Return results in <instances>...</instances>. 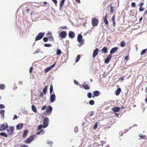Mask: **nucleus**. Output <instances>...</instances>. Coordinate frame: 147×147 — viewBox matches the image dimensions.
Segmentation results:
<instances>
[{
	"label": "nucleus",
	"mask_w": 147,
	"mask_h": 147,
	"mask_svg": "<svg viewBox=\"0 0 147 147\" xmlns=\"http://www.w3.org/2000/svg\"><path fill=\"white\" fill-rule=\"evenodd\" d=\"M8 127L7 123H5L3 124L0 125V130L1 131L5 130Z\"/></svg>",
	"instance_id": "f257e3e1"
},
{
	"label": "nucleus",
	"mask_w": 147,
	"mask_h": 147,
	"mask_svg": "<svg viewBox=\"0 0 147 147\" xmlns=\"http://www.w3.org/2000/svg\"><path fill=\"white\" fill-rule=\"evenodd\" d=\"M98 23V20L96 18H93L92 20V26H96Z\"/></svg>",
	"instance_id": "f03ea898"
},
{
	"label": "nucleus",
	"mask_w": 147,
	"mask_h": 147,
	"mask_svg": "<svg viewBox=\"0 0 147 147\" xmlns=\"http://www.w3.org/2000/svg\"><path fill=\"white\" fill-rule=\"evenodd\" d=\"M44 36V33L42 32L39 33L36 37L35 41H37L41 39Z\"/></svg>",
	"instance_id": "7ed1b4c3"
},
{
	"label": "nucleus",
	"mask_w": 147,
	"mask_h": 147,
	"mask_svg": "<svg viewBox=\"0 0 147 147\" xmlns=\"http://www.w3.org/2000/svg\"><path fill=\"white\" fill-rule=\"evenodd\" d=\"M49 121V119L47 117L45 118L43 121V127L44 128L46 127L48 125V122Z\"/></svg>",
	"instance_id": "20e7f679"
},
{
	"label": "nucleus",
	"mask_w": 147,
	"mask_h": 147,
	"mask_svg": "<svg viewBox=\"0 0 147 147\" xmlns=\"http://www.w3.org/2000/svg\"><path fill=\"white\" fill-rule=\"evenodd\" d=\"M33 139L34 137L33 136H30L25 140V143H29L33 140Z\"/></svg>",
	"instance_id": "39448f33"
},
{
	"label": "nucleus",
	"mask_w": 147,
	"mask_h": 147,
	"mask_svg": "<svg viewBox=\"0 0 147 147\" xmlns=\"http://www.w3.org/2000/svg\"><path fill=\"white\" fill-rule=\"evenodd\" d=\"M14 130V127H10L7 129V134L8 135H11L12 134Z\"/></svg>",
	"instance_id": "423d86ee"
},
{
	"label": "nucleus",
	"mask_w": 147,
	"mask_h": 147,
	"mask_svg": "<svg viewBox=\"0 0 147 147\" xmlns=\"http://www.w3.org/2000/svg\"><path fill=\"white\" fill-rule=\"evenodd\" d=\"M67 34V33L65 31H63L60 33L59 36L61 38H64L66 37Z\"/></svg>",
	"instance_id": "0eeeda50"
},
{
	"label": "nucleus",
	"mask_w": 147,
	"mask_h": 147,
	"mask_svg": "<svg viewBox=\"0 0 147 147\" xmlns=\"http://www.w3.org/2000/svg\"><path fill=\"white\" fill-rule=\"evenodd\" d=\"M77 41L79 42H81L83 44L84 42H82V36L81 34H79L77 37Z\"/></svg>",
	"instance_id": "6e6552de"
},
{
	"label": "nucleus",
	"mask_w": 147,
	"mask_h": 147,
	"mask_svg": "<svg viewBox=\"0 0 147 147\" xmlns=\"http://www.w3.org/2000/svg\"><path fill=\"white\" fill-rule=\"evenodd\" d=\"M53 109L51 106H49L46 109V112L48 113L51 114L52 112Z\"/></svg>",
	"instance_id": "1a4fd4ad"
},
{
	"label": "nucleus",
	"mask_w": 147,
	"mask_h": 147,
	"mask_svg": "<svg viewBox=\"0 0 147 147\" xmlns=\"http://www.w3.org/2000/svg\"><path fill=\"white\" fill-rule=\"evenodd\" d=\"M50 99L51 102H53L55 101V96L54 94L51 95Z\"/></svg>",
	"instance_id": "9d476101"
},
{
	"label": "nucleus",
	"mask_w": 147,
	"mask_h": 147,
	"mask_svg": "<svg viewBox=\"0 0 147 147\" xmlns=\"http://www.w3.org/2000/svg\"><path fill=\"white\" fill-rule=\"evenodd\" d=\"M111 54L107 56L106 59H105V63H108L110 59H111Z\"/></svg>",
	"instance_id": "9b49d317"
},
{
	"label": "nucleus",
	"mask_w": 147,
	"mask_h": 147,
	"mask_svg": "<svg viewBox=\"0 0 147 147\" xmlns=\"http://www.w3.org/2000/svg\"><path fill=\"white\" fill-rule=\"evenodd\" d=\"M99 49L98 48H96L94 51L93 53L92 57L94 58L97 55Z\"/></svg>",
	"instance_id": "f8f14e48"
},
{
	"label": "nucleus",
	"mask_w": 147,
	"mask_h": 147,
	"mask_svg": "<svg viewBox=\"0 0 147 147\" xmlns=\"http://www.w3.org/2000/svg\"><path fill=\"white\" fill-rule=\"evenodd\" d=\"M69 36L70 38H73L74 37L75 34L73 31H70L69 33Z\"/></svg>",
	"instance_id": "ddd939ff"
},
{
	"label": "nucleus",
	"mask_w": 147,
	"mask_h": 147,
	"mask_svg": "<svg viewBox=\"0 0 147 147\" xmlns=\"http://www.w3.org/2000/svg\"><path fill=\"white\" fill-rule=\"evenodd\" d=\"M120 109V108L119 107H113L112 110L114 112H115L119 111Z\"/></svg>",
	"instance_id": "4468645a"
},
{
	"label": "nucleus",
	"mask_w": 147,
	"mask_h": 147,
	"mask_svg": "<svg viewBox=\"0 0 147 147\" xmlns=\"http://www.w3.org/2000/svg\"><path fill=\"white\" fill-rule=\"evenodd\" d=\"M118 49V48L117 47H115L112 49L110 51V53L111 54H113L115 52H116Z\"/></svg>",
	"instance_id": "2eb2a0df"
},
{
	"label": "nucleus",
	"mask_w": 147,
	"mask_h": 147,
	"mask_svg": "<svg viewBox=\"0 0 147 147\" xmlns=\"http://www.w3.org/2000/svg\"><path fill=\"white\" fill-rule=\"evenodd\" d=\"M101 51L102 53H106L108 52V49L107 47H105L101 49Z\"/></svg>",
	"instance_id": "dca6fc26"
},
{
	"label": "nucleus",
	"mask_w": 147,
	"mask_h": 147,
	"mask_svg": "<svg viewBox=\"0 0 147 147\" xmlns=\"http://www.w3.org/2000/svg\"><path fill=\"white\" fill-rule=\"evenodd\" d=\"M93 94L94 95L92 96L93 98H94V96H97L99 95V91H95L93 92Z\"/></svg>",
	"instance_id": "f3484780"
},
{
	"label": "nucleus",
	"mask_w": 147,
	"mask_h": 147,
	"mask_svg": "<svg viewBox=\"0 0 147 147\" xmlns=\"http://www.w3.org/2000/svg\"><path fill=\"white\" fill-rule=\"evenodd\" d=\"M82 87L84 89L86 90H89L90 88V87L86 84L85 83L82 84Z\"/></svg>",
	"instance_id": "a211bd4d"
},
{
	"label": "nucleus",
	"mask_w": 147,
	"mask_h": 147,
	"mask_svg": "<svg viewBox=\"0 0 147 147\" xmlns=\"http://www.w3.org/2000/svg\"><path fill=\"white\" fill-rule=\"evenodd\" d=\"M23 124L22 123H20L18 125H16V128L17 129L20 130L21 129L23 126Z\"/></svg>",
	"instance_id": "6ab92c4d"
},
{
	"label": "nucleus",
	"mask_w": 147,
	"mask_h": 147,
	"mask_svg": "<svg viewBox=\"0 0 147 147\" xmlns=\"http://www.w3.org/2000/svg\"><path fill=\"white\" fill-rule=\"evenodd\" d=\"M46 36L49 38L51 40H52L53 41V38L51 34L49 33H48L47 34Z\"/></svg>",
	"instance_id": "aec40b11"
},
{
	"label": "nucleus",
	"mask_w": 147,
	"mask_h": 147,
	"mask_svg": "<svg viewBox=\"0 0 147 147\" xmlns=\"http://www.w3.org/2000/svg\"><path fill=\"white\" fill-rule=\"evenodd\" d=\"M65 0H62L59 4V8L61 10L62 9L63 6L64 4Z\"/></svg>",
	"instance_id": "412c9836"
},
{
	"label": "nucleus",
	"mask_w": 147,
	"mask_h": 147,
	"mask_svg": "<svg viewBox=\"0 0 147 147\" xmlns=\"http://www.w3.org/2000/svg\"><path fill=\"white\" fill-rule=\"evenodd\" d=\"M121 90L120 88L118 87L117 88V89L115 91V94L117 96H118Z\"/></svg>",
	"instance_id": "4be33fe9"
},
{
	"label": "nucleus",
	"mask_w": 147,
	"mask_h": 147,
	"mask_svg": "<svg viewBox=\"0 0 147 147\" xmlns=\"http://www.w3.org/2000/svg\"><path fill=\"white\" fill-rule=\"evenodd\" d=\"M107 15L106 14L103 18V21L105 24L108 25V24L109 22L107 18Z\"/></svg>",
	"instance_id": "5701e85b"
},
{
	"label": "nucleus",
	"mask_w": 147,
	"mask_h": 147,
	"mask_svg": "<svg viewBox=\"0 0 147 147\" xmlns=\"http://www.w3.org/2000/svg\"><path fill=\"white\" fill-rule=\"evenodd\" d=\"M110 13L111 14H112L114 12L113 9H114V7L113 6H112L111 4V3L110 4Z\"/></svg>",
	"instance_id": "b1692460"
},
{
	"label": "nucleus",
	"mask_w": 147,
	"mask_h": 147,
	"mask_svg": "<svg viewBox=\"0 0 147 147\" xmlns=\"http://www.w3.org/2000/svg\"><path fill=\"white\" fill-rule=\"evenodd\" d=\"M28 131L27 130H26L24 131L23 134V138L27 136Z\"/></svg>",
	"instance_id": "393cba45"
},
{
	"label": "nucleus",
	"mask_w": 147,
	"mask_h": 147,
	"mask_svg": "<svg viewBox=\"0 0 147 147\" xmlns=\"http://www.w3.org/2000/svg\"><path fill=\"white\" fill-rule=\"evenodd\" d=\"M32 109L33 111L35 112L36 113L37 112V110L35 107L33 105H32Z\"/></svg>",
	"instance_id": "a878e982"
},
{
	"label": "nucleus",
	"mask_w": 147,
	"mask_h": 147,
	"mask_svg": "<svg viewBox=\"0 0 147 147\" xmlns=\"http://www.w3.org/2000/svg\"><path fill=\"white\" fill-rule=\"evenodd\" d=\"M48 88V86H46L43 90V92L44 94H46V92L47 91V88Z\"/></svg>",
	"instance_id": "bb28decb"
},
{
	"label": "nucleus",
	"mask_w": 147,
	"mask_h": 147,
	"mask_svg": "<svg viewBox=\"0 0 147 147\" xmlns=\"http://www.w3.org/2000/svg\"><path fill=\"white\" fill-rule=\"evenodd\" d=\"M0 135L1 136H4L6 138H7L8 136L5 133L2 132L0 133Z\"/></svg>",
	"instance_id": "cd10ccee"
},
{
	"label": "nucleus",
	"mask_w": 147,
	"mask_h": 147,
	"mask_svg": "<svg viewBox=\"0 0 147 147\" xmlns=\"http://www.w3.org/2000/svg\"><path fill=\"white\" fill-rule=\"evenodd\" d=\"M5 88V85L4 84H0V89L3 90Z\"/></svg>",
	"instance_id": "c85d7f7f"
},
{
	"label": "nucleus",
	"mask_w": 147,
	"mask_h": 147,
	"mask_svg": "<svg viewBox=\"0 0 147 147\" xmlns=\"http://www.w3.org/2000/svg\"><path fill=\"white\" fill-rule=\"evenodd\" d=\"M125 43L124 41H122L120 42V46L121 47H123L125 46Z\"/></svg>",
	"instance_id": "c756f323"
},
{
	"label": "nucleus",
	"mask_w": 147,
	"mask_h": 147,
	"mask_svg": "<svg viewBox=\"0 0 147 147\" xmlns=\"http://www.w3.org/2000/svg\"><path fill=\"white\" fill-rule=\"evenodd\" d=\"M80 55H78V56L77 57L76 59L75 60V62L76 63H77V62H78V61L80 60Z\"/></svg>",
	"instance_id": "7c9ffc66"
},
{
	"label": "nucleus",
	"mask_w": 147,
	"mask_h": 147,
	"mask_svg": "<svg viewBox=\"0 0 147 147\" xmlns=\"http://www.w3.org/2000/svg\"><path fill=\"white\" fill-rule=\"evenodd\" d=\"M53 91V87L52 85L50 86V93L51 94Z\"/></svg>",
	"instance_id": "2f4dec72"
},
{
	"label": "nucleus",
	"mask_w": 147,
	"mask_h": 147,
	"mask_svg": "<svg viewBox=\"0 0 147 147\" xmlns=\"http://www.w3.org/2000/svg\"><path fill=\"white\" fill-rule=\"evenodd\" d=\"M62 53L60 49H58L57 50L56 54L57 55H59Z\"/></svg>",
	"instance_id": "473e14b6"
},
{
	"label": "nucleus",
	"mask_w": 147,
	"mask_h": 147,
	"mask_svg": "<svg viewBox=\"0 0 147 147\" xmlns=\"http://www.w3.org/2000/svg\"><path fill=\"white\" fill-rule=\"evenodd\" d=\"M44 45L46 47H51L52 46V45L50 44H45Z\"/></svg>",
	"instance_id": "72a5a7b5"
},
{
	"label": "nucleus",
	"mask_w": 147,
	"mask_h": 147,
	"mask_svg": "<svg viewBox=\"0 0 147 147\" xmlns=\"http://www.w3.org/2000/svg\"><path fill=\"white\" fill-rule=\"evenodd\" d=\"M51 68L50 67H47L45 70V73L49 71Z\"/></svg>",
	"instance_id": "f704fd0d"
},
{
	"label": "nucleus",
	"mask_w": 147,
	"mask_h": 147,
	"mask_svg": "<svg viewBox=\"0 0 147 147\" xmlns=\"http://www.w3.org/2000/svg\"><path fill=\"white\" fill-rule=\"evenodd\" d=\"M147 51V49H146L143 50L141 52L140 54L142 55L145 54Z\"/></svg>",
	"instance_id": "c9c22d12"
},
{
	"label": "nucleus",
	"mask_w": 147,
	"mask_h": 147,
	"mask_svg": "<svg viewBox=\"0 0 147 147\" xmlns=\"http://www.w3.org/2000/svg\"><path fill=\"white\" fill-rule=\"evenodd\" d=\"M5 112V111L4 110H2L0 111V114H2V115L3 117L4 116V113Z\"/></svg>",
	"instance_id": "e433bc0d"
},
{
	"label": "nucleus",
	"mask_w": 147,
	"mask_h": 147,
	"mask_svg": "<svg viewBox=\"0 0 147 147\" xmlns=\"http://www.w3.org/2000/svg\"><path fill=\"white\" fill-rule=\"evenodd\" d=\"M89 103L91 105H92L94 104V102L93 100H91L89 101Z\"/></svg>",
	"instance_id": "4c0bfd02"
},
{
	"label": "nucleus",
	"mask_w": 147,
	"mask_h": 147,
	"mask_svg": "<svg viewBox=\"0 0 147 147\" xmlns=\"http://www.w3.org/2000/svg\"><path fill=\"white\" fill-rule=\"evenodd\" d=\"M48 40V38L46 37H45L43 38V40L45 42H47Z\"/></svg>",
	"instance_id": "58836bf2"
},
{
	"label": "nucleus",
	"mask_w": 147,
	"mask_h": 147,
	"mask_svg": "<svg viewBox=\"0 0 147 147\" xmlns=\"http://www.w3.org/2000/svg\"><path fill=\"white\" fill-rule=\"evenodd\" d=\"M92 94L91 93V92H89L88 93V94H87V96L89 98H91L92 96Z\"/></svg>",
	"instance_id": "ea45409f"
},
{
	"label": "nucleus",
	"mask_w": 147,
	"mask_h": 147,
	"mask_svg": "<svg viewBox=\"0 0 147 147\" xmlns=\"http://www.w3.org/2000/svg\"><path fill=\"white\" fill-rule=\"evenodd\" d=\"M111 20H112L113 22H115V15H113V16L112 17Z\"/></svg>",
	"instance_id": "a19ab883"
},
{
	"label": "nucleus",
	"mask_w": 147,
	"mask_h": 147,
	"mask_svg": "<svg viewBox=\"0 0 147 147\" xmlns=\"http://www.w3.org/2000/svg\"><path fill=\"white\" fill-rule=\"evenodd\" d=\"M43 127V126L42 125H39L38 127V130L41 129Z\"/></svg>",
	"instance_id": "79ce46f5"
},
{
	"label": "nucleus",
	"mask_w": 147,
	"mask_h": 147,
	"mask_svg": "<svg viewBox=\"0 0 147 147\" xmlns=\"http://www.w3.org/2000/svg\"><path fill=\"white\" fill-rule=\"evenodd\" d=\"M129 59V55H127L124 58V60H127V61H128Z\"/></svg>",
	"instance_id": "37998d69"
},
{
	"label": "nucleus",
	"mask_w": 147,
	"mask_h": 147,
	"mask_svg": "<svg viewBox=\"0 0 147 147\" xmlns=\"http://www.w3.org/2000/svg\"><path fill=\"white\" fill-rule=\"evenodd\" d=\"M33 69V67L31 66V67H30V70H29V72L30 74H31L32 72Z\"/></svg>",
	"instance_id": "c03bdc74"
},
{
	"label": "nucleus",
	"mask_w": 147,
	"mask_h": 147,
	"mask_svg": "<svg viewBox=\"0 0 147 147\" xmlns=\"http://www.w3.org/2000/svg\"><path fill=\"white\" fill-rule=\"evenodd\" d=\"M131 5L133 7H135L136 5L135 3L134 2H132L131 3Z\"/></svg>",
	"instance_id": "a18cd8bd"
},
{
	"label": "nucleus",
	"mask_w": 147,
	"mask_h": 147,
	"mask_svg": "<svg viewBox=\"0 0 147 147\" xmlns=\"http://www.w3.org/2000/svg\"><path fill=\"white\" fill-rule=\"evenodd\" d=\"M46 108V105H44L41 108V110H43L45 109Z\"/></svg>",
	"instance_id": "49530a36"
},
{
	"label": "nucleus",
	"mask_w": 147,
	"mask_h": 147,
	"mask_svg": "<svg viewBox=\"0 0 147 147\" xmlns=\"http://www.w3.org/2000/svg\"><path fill=\"white\" fill-rule=\"evenodd\" d=\"M144 8L142 7H140L139 8V11H143L144 10Z\"/></svg>",
	"instance_id": "de8ad7c7"
},
{
	"label": "nucleus",
	"mask_w": 147,
	"mask_h": 147,
	"mask_svg": "<svg viewBox=\"0 0 147 147\" xmlns=\"http://www.w3.org/2000/svg\"><path fill=\"white\" fill-rule=\"evenodd\" d=\"M97 123H96L94 125V129H96L97 128Z\"/></svg>",
	"instance_id": "09e8293b"
},
{
	"label": "nucleus",
	"mask_w": 147,
	"mask_h": 147,
	"mask_svg": "<svg viewBox=\"0 0 147 147\" xmlns=\"http://www.w3.org/2000/svg\"><path fill=\"white\" fill-rule=\"evenodd\" d=\"M5 108V107H4V105L2 104L0 105V109L4 108Z\"/></svg>",
	"instance_id": "8fccbe9b"
},
{
	"label": "nucleus",
	"mask_w": 147,
	"mask_h": 147,
	"mask_svg": "<svg viewBox=\"0 0 147 147\" xmlns=\"http://www.w3.org/2000/svg\"><path fill=\"white\" fill-rule=\"evenodd\" d=\"M90 115H89V116L90 117V116H92V115H93L94 114V111H92L90 112Z\"/></svg>",
	"instance_id": "3c124183"
},
{
	"label": "nucleus",
	"mask_w": 147,
	"mask_h": 147,
	"mask_svg": "<svg viewBox=\"0 0 147 147\" xmlns=\"http://www.w3.org/2000/svg\"><path fill=\"white\" fill-rule=\"evenodd\" d=\"M56 63V62H55L54 64H53V65H51L50 67H51V69L53 67L55 66V65Z\"/></svg>",
	"instance_id": "603ef678"
},
{
	"label": "nucleus",
	"mask_w": 147,
	"mask_h": 147,
	"mask_svg": "<svg viewBox=\"0 0 147 147\" xmlns=\"http://www.w3.org/2000/svg\"><path fill=\"white\" fill-rule=\"evenodd\" d=\"M74 82L75 83V84L76 85H78V84H79V83L76 80H74Z\"/></svg>",
	"instance_id": "864d4df0"
},
{
	"label": "nucleus",
	"mask_w": 147,
	"mask_h": 147,
	"mask_svg": "<svg viewBox=\"0 0 147 147\" xmlns=\"http://www.w3.org/2000/svg\"><path fill=\"white\" fill-rule=\"evenodd\" d=\"M61 28L62 29H67V27L66 26H61Z\"/></svg>",
	"instance_id": "5fc2aeb1"
},
{
	"label": "nucleus",
	"mask_w": 147,
	"mask_h": 147,
	"mask_svg": "<svg viewBox=\"0 0 147 147\" xmlns=\"http://www.w3.org/2000/svg\"><path fill=\"white\" fill-rule=\"evenodd\" d=\"M39 96L41 97H43L44 96V95L43 94V93L42 92H41L40 93Z\"/></svg>",
	"instance_id": "6e6d98bb"
},
{
	"label": "nucleus",
	"mask_w": 147,
	"mask_h": 147,
	"mask_svg": "<svg viewBox=\"0 0 147 147\" xmlns=\"http://www.w3.org/2000/svg\"><path fill=\"white\" fill-rule=\"evenodd\" d=\"M17 119V116L16 115H14V117L13 118V120H14Z\"/></svg>",
	"instance_id": "4d7b16f0"
},
{
	"label": "nucleus",
	"mask_w": 147,
	"mask_h": 147,
	"mask_svg": "<svg viewBox=\"0 0 147 147\" xmlns=\"http://www.w3.org/2000/svg\"><path fill=\"white\" fill-rule=\"evenodd\" d=\"M54 3L55 4H56L57 3V0H52Z\"/></svg>",
	"instance_id": "13d9d810"
},
{
	"label": "nucleus",
	"mask_w": 147,
	"mask_h": 147,
	"mask_svg": "<svg viewBox=\"0 0 147 147\" xmlns=\"http://www.w3.org/2000/svg\"><path fill=\"white\" fill-rule=\"evenodd\" d=\"M78 128L77 127H75V129H74V131H75V132H78Z\"/></svg>",
	"instance_id": "bf43d9fd"
},
{
	"label": "nucleus",
	"mask_w": 147,
	"mask_h": 147,
	"mask_svg": "<svg viewBox=\"0 0 147 147\" xmlns=\"http://www.w3.org/2000/svg\"><path fill=\"white\" fill-rule=\"evenodd\" d=\"M20 147H28V146L27 145H22Z\"/></svg>",
	"instance_id": "052dcab7"
},
{
	"label": "nucleus",
	"mask_w": 147,
	"mask_h": 147,
	"mask_svg": "<svg viewBox=\"0 0 147 147\" xmlns=\"http://www.w3.org/2000/svg\"><path fill=\"white\" fill-rule=\"evenodd\" d=\"M75 1L76 2L78 3H80V0H75Z\"/></svg>",
	"instance_id": "680f3d73"
},
{
	"label": "nucleus",
	"mask_w": 147,
	"mask_h": 147,
	"mask_svg": "<svg viewBox=\"0 0 147 147\" xmlns=\"http://www.w3.org/2000/svg\"><path fill=\"white\" fill-rule=\"evenodd\" d=\"M144 5L143 3H141L139 4L140 7H142V6Z\"/></svg>",
	"instance_id": "e2e57ef3"
},
{
	"label": "nucleus",
	"mask_w": 147,
	"mask_h": 147,
	"mask_svg": "<svg viewBox=\"0 0 147 147\" xmlns=\"http://www.w3.org/2000/svg\"><path fill=\"white\" fill-rule=\"evenodd\" d=\"M119 80H123V77H121L119 78Z\"/></svg>",
	"instance_id": "0e129e2a"
},
{
	"label": "nucleus",
	"mask_w": 147,
	"mask_h": 147,
	"mask_svg": "<svg viewBox=\"0 0 147 147\" xmlns=\"http://www.w3.org/2000/svg\"><path fill=\"white\" fill-rule=\"evenodd\" d=\"M113 22V26H115V22Z\"/></svg>",
	"instance_id": "69168bd1"
},
{
	"label": "nucleus",
	"mask_w": 147,
	"mask_h": 147,
	"mask_svg": "<svg viewBox=\"0 0 147 147\" xmlns=\"http://www.w3.org/2000/svg\"><path fill=\"white\" fill-rule=\"evenodd\" d=\"M142 19V18L141 17L139 19V22H141Z\"/></svg>",
	"instance_id": "338daca9"
},
{
	"label": "nucleus",
	"mask_w": 147,
	"mask_h": 147,
	"mask_svg": "<svg viewBox=\"0 0 147 147\" xmlns=\"http://www.w3.org/2000/svg\"><path fill=\"white\" fill-rule=\"evenodd\" d=\"M146 13L147 14V9L146 10V11L144 13V14H145Z\"/></svg>",
	"instance_id": "774afa93"
}]
</instances>
